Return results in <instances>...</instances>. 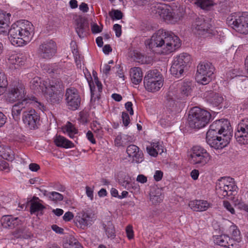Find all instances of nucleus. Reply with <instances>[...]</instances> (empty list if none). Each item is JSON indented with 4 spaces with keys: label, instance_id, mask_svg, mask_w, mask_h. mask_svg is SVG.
Returning <instances> with one entry per match:
<instances>
[{
    "label": "nucleus",
    "instance_id": "obj_1",
    "mask_svg": "<svg viewBox=\"0 0 248 248\" xmlns=\"http://www.w3.org/2000/svg\"><path fill=\"white\" fill-rule=\"evenodd\" d=\"M11 14L0 10V33L8 31L9 39L14 46H22L29 43L33 34L32 24L27 20H20L12 24L9 29Z\"/></svg>",
    "mask_w": 248,
    "mask_h": 248
},
{
    "label": "nucleus",
    "instance_id": "obj_2",
    "mask_svg": "<svg viewBox=\"0 0 248 248\" xmlns=\"http://www.w3.org/2000/svg\"><path fill=\"white\" fill-rule=\"evenodd\" d=\"M232 130L229 121L220 119L214 122L207 132V143L212 148L221 149L230 142Z\"/></svg>",
    "mask_w": 248,
    "mask_h": 248
},
{
    "label": "nucleus",
    "instance_id": "obj_3",
    "mask_svg": "<svg viewBox=\"0 0 248 248\" xmlns=\"http://www.w3.org/2000/svg\"><path fill=\"white\" fill-rule=\"evenodd\" d=\"M146 45L154 53L168 54L181 46L180 40L171 32L159 30L146 42Z\"/></svg>",
    "mask_w": 248,
    "mask_h": 248
},
{
    "label": "nucleus",
    "instance_id": "obj_4",
    "mask_svg": "<svg viewBox=\"0 0 248 248\" xmlns=\"http://www.w3.org/2000/svg\"><path fill=\"white\" fill-rule=\"evenodd\" d=\"M151 14L155 17H160L165 21L174 23L179 21L182 14L179 10H173L170 6L161 3H155L151 8Z\"/></svg>",
    "mask_w": 248,
    "mask_h": 248
},
{
    "label": "nucleus",
    "instance_id": "obj_5",
    "mask_svg": "<svg viewBox=\"0 0 248 248\" xmlns=\"http://www.w3.org/2000/svg\"><path fill=\"white\" fill-rule=\"evenodd\" d=\"M211 115L208 111L198 107L192 108L188 121L191 128L199 129L205 127L209 122Z\"/></svg>",
    "mask_w": 248,
    "mask_h": 248
},
{
    "label": "nucleus",
    "instance_id": "obj_6",
    "mask_svg": "<svg viewBox=\"0 0 248 248\" xmlns=\"http://www.w3.org/2000/svg\"><path fill=\"white\" fill-rule=\"evenodd\" d=\"M228 25L236 31L244 34H248V13H233L226 19Z\"/></svg>",
    "mask_w": 248,
    "mask_h": 248
},
{
    "label": "nucleus",
    "instance_id": "obj_7",
    "mask_svg": "<svg viewBox=\"0 0 248 248\" xmlns=\"http://www.w3.org/2000/svg\"><path fill=\"white\" fill-rule=\"evenodd\" d=\"M237 186L235 185L233 179L231 177H222L218 180L216 186V193L218 197L223 199L228 197L233 200L232 195L236 193Z\"/></svg>",
    "mask_w": 248,
    "mask_h": 248
},
{
    "label": "nucleus",
    "instance_id": "obj_8",
    "mask_svg": "<svg viewBox=\"0 0 248 248\" xmlns=\"http://www.w3.org/2000/svg\"><path fill=\"white\" fill-rule=\"evenodd\" d=\"M215 68L208 62H200L197 66L196 80L198 83L206 85L214 78Z\"/></svg>",
    "mask_w": 248,
    "mask_h": 248
},
{
    "label": "nucleus",
    "instance_id": "obj_9",
    "mask_svg": "<svg viewBox=\"0 0 248 248\" xmlns=\"http://www.w3.org/2000/svg\"><path fill=\"white\" fill-rule=\"evenodd\" d=\"M211 159V156L207 151L200 146H194L191 149L189 161L198 167L205 166Z\"/></svg>",
    "mask_w": 248,
    "mask_h": 248
},
{
    "label": "nucleus",
    "instance_id": "obj_10",
    "mask_svg": "<svg viewBox=\"0 0 248 248\" xmlns=\"http://www.w3.org/2000/svg\"><path fill=\"white\" fill-rule=\"evenodd\" d=\"M28 104L36 106L40 109L43 107L42 104L38 102L35 97H32L31 98H24L22 101H18L12 107V114L15 121H18L20 120L21 111Z\"/></svg>",
    "mask_w": 248,
    "mask_h": 248
},
{
    "label": "nucleus",
    "instance_id": "obj_11",
    "mask_svg": "<svg viewBox=\"0 0 248 248\" xmlns=\"http://www.w3.org/2000/svg\"><path fill=\"white\" fill-rule=\"evenodd\" d=\"M37 52L39 57L41 58L50 59L56 53V44L52 40L44 42L40 45Z\"/></svg>",
    "mask_w": 248,
    "mask_h": 248
},
{
    "label": "nucleus",
    "instance_id": "obj_12",
    "mask_svg": "<svg viewBox=\"0 0 248 248\" xmlns=\"http://www.w3.org/2000/svg\"><path fill=\"white\" fill-rule=\"evenodd\" d=\"M234 137L240 144H248V118L242 120L238 124Z\"/></svg>",
    "mask_w": 248,
    "mask_h": 248
},
{
    "label": "nucleus",
    "instance_id": "obj_13",
    "mask_svg": "<svg viewBox=\"0 0 248 248\" xmlns=\"http://www.w3.org/2000/svg\"><path fill=\"white\" fill-rule=\"evenodd\" d=\"M65 100L69 108L72 110H76L80 105L81 98L78 90L74 88L66 89Z\"/></svg>",
    "mask_w": 248,
    "mask_h": 248
},
{
    "label": "nucleus",
    "instance_id": "obj_14",
    "mask_svg": "<svg viewBox=\"0 0 248 248\" xmlns=\"http://www.w3.org/2000/svg\"><path fill=\"white\" fill-rule=\"evenodd\" d=\"M210 28V24L206 22L202 16L196 18L192 26L193 31L201 36H204L207 33H211Z\"/></svg>",
    "mask_w": 248,
    "mask_h": 248
},
{
    "label": "nucleus",
    "instance_id": "obj_15",
    "mask_svg": "<svg viewBox=\"0 0 248 248\" xmlns=\"http://www.w3.org/2000/svg\"><path fill=\"white\" fill-rule=\"evenodd\" d=\"M22 119L24 123L30 129L34 130L38 128L40 116L34 109L24 112Z\"/></svg>",
    "mask_w": 248,
    "mask_h": 248
},
{
    "label": "nucleus",
    "instance_id": "obj_16",
    "mask_svg": "<svg viewBox=\"0 0 248 248\" xmlns=\"http://www.w3.org/2000/svg\"><path fill=\"white\" fill-rule=\"evenodd\" d=\"M126 153L132 162L139 163L143 160V154L142 151L140 150L139 147L134 144H131L127 146Z\"/></svg>",
    "mask_w": 248,
    "mask_h": 248
},
{
    "label": "nucleus",
    "instance_id": "obj_17",
    "mask_svg": "<svg viewBox=\"0 0 248 248\" xmlns=\"http://www.w3.org/2000/svg\"><path fill=\"white\" fill-rule=\"evenodd\" d=\"M25 96V88L22 85H20L16 88L12 89L9 92L7 97L9 101L11 102H15L16 100L21 101L26 98Z\"/></svg>",
    "mask_w": 248,
    "mask_h": 248
},
{
    "label": "nucleus",
    "instance_id": "obj_18",
    "mask_svg": "<svg viewBox=\"0 0 248 248\" xmlns=\"http://www.w3.org/2000/svg\"><path fill=\"white\" fill-rule=\"evenodd\" d=\"M188 206L193 211L203 212L211 207L212 204L207 201L195 200L190 201Z\"/></svg>",
    "mask_w": 248,
    "mask_h": 248
},
{
    "label": "nucleus",
    "instance_id": "obj_19",
    "mask_svg": "<svg viewBox=\"0 0 248 248\" xmlns=\"http://www.w3.org/2000/svg\"><path fill=\"white\" fill-rule=\"evenodd\" d=\"M76 222L78 223L80 228L84 229L88 226L91 225L93 222V217L88 213L81 212L76 216Z\"/></svg>",
    "mask_w": 248,
    "mask_h": 248
},
{
    "label": "nucleus",
    "instance_id": "obj_20",
    "mask_svg": "<svg viewBox=\"0 0 248 248\" xmlns=\"http://www.w3.org/2000/svg\"><path fill=\"white\" fill-rule=\"evenodd\" d=\"M204 96L207 101L215 106H219L224 100L222 95L212 91L205 92Z\"/></svg>",
    "mask_w": 248,
    "mask_h": 248
},
{
    "label": "nucleus",
    "instance_id": "obj_21",
    "mask_svg": "<svg viewBox=\"0 0 248 248\" xmlns=\"http://www.w3.org/2000/svg\"><path fill=\"white\" fill-rule=\"evenodd\" d=\"M214 242L217 245L228 248H232L233 246V240L227 235L214 236Z\"/></svg>",
    "mask_w": 248,
    "mask_h": 248
},
{
    "label": "nucleus",
    "instance_id": "obj_22",
    "mask_svg": "<svg viewBox=\"0 0 248 248\" xmlns=\"http://www.w3.org/2000/svg\"><path fill=\"white\" fill-rule=\"evenodd\" d=\"M131 79L133 83L136 85L139 84L142 81L143 73L140 68L134 67L130 70Z\"/></svg>",
    "mask_w": 248,
    "mask_h": 248
},
{
    "label": "nucleus",
    "instance_id": "obj_23",
    "mask_svg": "<svg viewBox=\"0 0 248 248\" xmlns=\"http://www.w3.org/2000/svg\"><path fill=\"white\" fill-rule=\"evenodd\" d=\"M19 220L17 217L11 216H4L1 218L2 225L4 228L13 229L19 224Z\"/></svg>",
    "mask_w": 248,
    "mask_h": 248
},
{
    "label": "nucleus",
    "instance_id": "obj_24",
    "mask_svg": "<svg viewBox=\"0 0 248 248\" xmlns=\"http://www.w3.org/2000/svg\"><path fill=\"white\" fill-rule=\"evenodd\" d=\"M46 97L52 104H58L62 99L63 95L60 91L44 92Z\"/></svg>",
    "mask_w": 248,
    "mask_h": 248
},
{
    "label": "nucleus",
    "instance_id": "obj_25",
    "mask_svg": "<svg viewBox=\"0 0 248 248\" xmlns=\"http://www.w3.org/2000/svg\"><path fill=\"white\" fill-rule=\"evenodd\" d=\"M54 142L57 146L66 149L73 148L74 146L73 142L60 135L55 136Z\"/></svg>",
    "mask_w": 248,
    "mask_h": 248
},
{
    "label": "nucleus",
    "instance_id": "obj_26",
    "mask_svg": "<svg viewBox=\"0 0 248 248\" xmlns=\"http://www.w3.org/2000/svg\"><path fill=\"white\" fill-rule=\"evenodd\" d=\"M25 60V58L23 57H20V55L16 54H14L9 57L7 62L14 66V68L17 69L20 66L24 64Z\"/></svg>",
    "mask_w": 248,
    "mask_h": 248
},
{
    "label": "nucleus",
    "instance_id": "obj_27",
    "mask_svg": "<svg viewBox=\"0 0 248 248\" xmlns=\"http://www.w3.org/2000/svg\"><path fill=\"white\" fill-rule=\"evenodd\" d=\"M157 80L163 82L162 76L157 69H153L147 72L144 78V81L150 82Z\"/></svg>",
    "mask_w": 248,
    "mask_h": 248
},
{
    "label": "nucleus",
    "instance_id": "obj_28",
    "mask_svg": "<svg viewBox=\"0 0 248 248\" xmlns=\"http://www.w3.org/2000/svg\"><path fill=\"white\" fill-rule=\"evenodd\" d=\"M45 84L39 77H36L32 78L30 81L31 88L36 91L44 93L45 91Z\"/></svg>",
    "mask_w": 248,
    "mask_h": 248
},
{
    "label": "nucleus",
    "instance_id": "obj_29",
    "mask_svg": "<svg viewBox=\"0 0 248 248\" xmlns=\"http://www.w3.org/2000/svg\"><path fill=\"white\" fill-rule=\"evenodd\" d=\"M186 68L180 63L173 60L170 69L171 74L177 78H180Z\"/></svg>",
    "mask_w": 248,
    "mask_h": 248
},
{
    "label": "nucleus",
    "instance_id": "obj_30",
    "mask_svg": "<svg viewBox=\"0 0 248 248\" xmlns=\"http://www.w3.org/2000/svg\"><path fill=\"white\" fill-rule=\"evenodd\" d=\"M162 81H144V87L148 92H155L158 91L163 86Z\"/></svg>",
    "mask_w": 248,
    "mask_h": 248
},
{
    "label": "nucleus",
    "instance_id": "obj_31",
    "mask_svg": "<svg viewBox=\"0 0 248 248\" xmlns=\"http://www.w3.org/2000/svg\"><path fill=\"white\" fill-rule=\"evenodd\" d=\"M150 201L153 204H156L160 203L164 198L161 189L157 188L154 192H152L150 195Z\"/></svg>",
    "mask_w": 248,
    "mask_h": 248
},
{
    "label": "nucleus",
    "instance_id": "obj_32",
    "mask_svg": "<svg viewBox=\"0 0 248 248\" xmlns=\"http://www.w3.org/2000/svg\"><path fill=\"white\" fill-rule=\"evenodd\" d=\"M63 132L67 134L70 138H74L76 134H78V130L76 128L74 125L71 123L68 122L62 127Z\"/></svg>",
    "mask_w": 248,
    "mask_h": 248
},
{
    "label": "nucleus",
    "instance_id": "obj_33",
    "mask_svg": "<svg viewBox=\"0 0 248 248\" xmlns=\"http://www.w3.org/2000/svg\"><path fill=\"white\" fill-rule=\"evenodd\" d=\"M76 32L80 38H84L89 31V26L87 23L84 22H78L76 29Z\"/></svg>",
    "mask_w": 248,
    "mask_h": 248
},
{
    "label": "nucleus",
    "instance_id": "obj_34",
    "mask_svg": "<svg viewBox=\"0 0 248 248\" xmlns=\"http://www.w3.org/2000/svg\"><path fill=\"white\" fill-rule=\"evenodd\" d=\"M174 60L186 68L188 64L190 62L191 56L187 53H183L175 57Z\"/></svg>",
    "mask_w": 248,
    "mask_h": 248
},
{
    "label": "nucleus",
    "instance_id": "obj_35",
    "mask_svg": "<svg viewBox=\"0 0 248 248\" xmlns=\"http://www.w3.org/2000/svg\"><path fill=\"white\" fill-rule=\"evenodd\" d=\"M194 3L204 10H209L213 6V0H195Z\"/></svg>",
    "mask_w": 248,
    "mask_h": 248
},
{
    "label": "nucleus",
    "instance_id": "obj_36",
    "mask_svg": "<svg viewBox=\"0 0 248 248\" xmlns=\"http://www.w3.org/2000/svg\"><path fill=\"white\" fill-rule=\"evenodd\" d=\"M103 227L108 238H114L115 236V230L114 225L110 221L103 224Z\"/></svg>",
    "mask_w": 248,
    "mask_h": 248
},
{
    "label": "nucleus",
    "instance_id": "obj_37",
    "mask_svg": "<svg viewBox=\"0 0 248 248\" xmlns=\"http://www.w3.org/2000/svg\"><path fill=\"white\" fill-rule=\"evenodd\" d=\"M62 86V82L60 80H52L49 82V85L45 84V91H59Z\"/></svg>",
    "mask_w": 248,
    "mask_h": 248
},
{
    "label": "nucleus",
    "instance_id": "obj_38",
    "mask_svg": "<svg viewBox=\"0 0 248 248\" xmlns=\"http://www.w3.org/2000/svg\"><path fill=\"white\" fill-rule=\"evenodd\" d=\"M192 91V83L189 81L183 82L181 88V93L185 96L189 95Z\"/></svg>",
    "mask_w": 248,
    "mask_h": 248
},
{
    "label": "nucleus",
    "instance_id": "obj_39",
    "mask_svg": "<svg viewBox=\"0 0 248 248\" xmlns=\"http://www.w3.org/2000/svg\"><path fill=\"white\" fill-rule=\"evenodd\" d=\"M44 208L45 206L37 201H31V203L30 212L31 214L42 211Z\"/></svg>",
    "mask_w": 248,
    "mask_h": 248
},
{
    "label": "nucleus",
    "instance_id": "obj_40",
    "mask_svg": "<svg viewBox=\"0 0 248 248\" xmlns=\"http://www.w3.org/2000/svg\"><path fill=\"white\" fill-rule=\"evenodd\" d=\"M130 180L129 176L125 174H122L121 176H118L119 183L125 188L130 185Z\"/></svg>",
    "mask_w": 248,
    "mask_h": 248
},
{
    "label": "nucleus",
    "instance_id": "obj_41",
    "mask_svg": "<svg viewBox=\"0 0 248 248\" xmlns=\"http://www.w3.org/2000/svg\"><path fill=\"white\" fill-rule=\"evenodd\" d=\"M92 130L97 134L99 137H102L103 135V131L100 124L97 122H93L92 124Z\"/></svg>",
    "mask_w": 248,
    "mask_h": 248
},
{
    "label": "nucleus",
    "instance_id": "obj_42",
    "mask_svg": "<svg viewBox=\"0 0 248 248\" xmlns=\"http://www.w3.org/2000/svg\"><path fill=\"white\" fill-rule=\"evenodd\" d=\"M109 16H110L112 20H119L122 18L123 13L120 10L112 9L109 12Z\"/></svg>",
    "mask_w": 248,
    "mask_h": 248
},
{
    "label": "nucleus",
    "instance_id": "obj_43",
    "mask_svg": "<svg viewBox=\"0 0 248 248\" xmlns=\"http://www.w3.org/2000/svg\"><path fill=\"white\" fill-rule=\"evenodd\" d=\"M49 199L54 202L61 201L63 199V196L62 194L55 191L51 192Z\"/></svg>",
    "mask_w": 248,
    "mask_h": 248
},
{
    "label": "nucleus",
    "instance_id": "obj_44",
    "mask_svg": "<svg viewBox=\"0 0 248 248\" xmlns=\"http://www.w3.org/2000/svg\"><path fill=\"white\" fill-rule=\"evenodd\" d=\"M8 85V81L6 75L1 70H0V87L4 89Z\"/></svg>",
    "mask_w": 248,
    "mask_h": 248
},
{
    "label": "nucleus",
    "instance_id": "obj_45",
    "mask_svg": "<svg viewBox=\"0 0 248 248\" xmlns=\"http://www.w3.org/2000/svg\"><path fill=\"white\" fill-rule=\"evenodd\" d=\"M85 76L86 78L87 79V80L88 81L89 85L90 86L91 95L92 96L94 95V92L95 91V86L94 85V82L93 81L92 78L90 74L86 75L85 74Z\"/></svg>",
    "mask_w": 248,
    "mask_h": 248
},
{
    "label": "nucleus",
    "instance_id": "obj_46",
    "mask_svg": "<svg viewBox=\"0 0 248 248\" xmlns=\"http://www.w3.org/2000/svg\"><path fill=\"white\" fill-rule=\"evenodd\" d=\"M64 248H83L80 244L78 242L69 241L64 244Z\"/></svg>",
    "mask_w": 248,
    "mask_h": 248
},
{
    "label": "nucleus",
    "instance_id": "obj_47",
    "mask_svg": "<svg viewBox=\"0 0 248 248\" xmlns=\"http://www.w3.org/2000/svg\"><path fill=\"white\" fill-rule=\"evenodd\" d=\"M234 204L235 205L237 206L238 208L244 210L247 212H248V204L244 203L243 202H241L237 200L236 201H234Z\"/></svg>",
    "mask_w": 248,
    "mask_h": 248
},
{
    "label": "nucleus",
    "instance_id": "obj_48",
    "mask_svg": "<svg viewBox=\"0 0 248 248\" xmlns=\"http://www.w3.org/2000/svg\"><path fill=\"white\" fill-rule=\"evenodd\" d=\"M151 143L154 146L158 154H161L163 152V146L159 142H152Z\"/></svg>",
    "mask_w": 248,
    "mask_h": 248
},
{
    "label": "nucleus",
    "instance_id": "obj_49",
    "mask_svg": "<svg viewBox=\"0 0 248 248\" xmlns=\"http://www.w3.org/2000/svg\"><path fill=\"white\" fill-rule=\"evenodd\" d=\"M122 118L124 125L125 126H127L130 122L128 114L125 112H123L122 114Z\"/></svg>",
    "mask_w": 248,
    "mask_h": 248
},
{
    "label": "nucleus",
    "instance_id": "obj_50",
    "mask_svg": "<svg viewBox=\"0 0 248 248\" xmlns=\"http://www.w3.org/2000/svg\"><path fill=\"white\" fill-rule=\"evenodd\" d=\"M146 150L147 153L151 156L154 157H156L158 154L156 151L155 149L154 148V146H152L151 143L150 145L147 146L146 147Z\"/></svg>",
    "mask_w": 248,
    "mask_h": 248
},
{
    "label": "nucleus",
    "instance_id": "obj_51",
    "mask_svg": "<svg viewBox=\"0 0 248 248\" xmlns=\"http://www.w3.org/2000/svg\"><path fill=\"white\" fill-rule=\"evenodd\" d=\"M223 205L224 207L229 211L231 214H235V210L232 207V206L231 204V203L228 201H224L223 202Z\"/></svg>",
    "mask_w": 248,
    "mask_h": 248
},
{
    "label": "nucleus",
    "instance_id": "obj_52",
    "mask_svg": "<svg viewBox=\"0 0 248 248\" xmlns=\"http://www.w3.org/2000/svg\"><path fill=\"white\" fill-rule=\"evenodd\" d=\"M91 30L93 33H98L102 31V28H100L97 24L93 23L91 25Z\"/></svg>",
    "mask_w": 248,
    "mask_h": 248
},
{
    "label": "nucleus",
    "instance_id": "obj_53",
    "mask_svg": "<svg viewBox=\"0 0 248 248\" xmlns=\"http://www.w3.org/2000/svg\"><path fill=\"white\" fill-rule=\"evenodd\" d=\"M86 194L87 196L91 200H93V189L90 186H86L85 187Z\"/></svg>",
    "mask_w": 248,
    "mask_h": 248
},
{
    "label": "nucleus",
    "instance_id": "obj_54",
    "mask_svg": "<svg viewBox=\"0 0 248 248\" xmlns=\"http://www.w3.org/2000/svg\"><path fill=\"white\" fill-rule=\"evenodd\" d=\"M78 120L82 124H86L88 122V118H87V114L83 112H81L79 113Z\"/></svg>",
    "mask_w": 248,
    "mask_h": 248
},
{
    "label": "nucleus",
    "instance_id": "obj_55",
    "mask_svg": "<svg viewBox=\"0 0 248 248\" xmlns=\"http://www.w3.org/2000/svg\"><path fill=\"white\" fill-rule=\"evenodd\" d=\"M113 30L115 31L116 36L119 37L122 34L121 26L118 24H115L113 26Z\"/></svg>",
    "mask_w": 248,
    "mask_h": 248
},
{
    "label": "nucleus",
    "instance_id": "obj_56",
    "mask_svg": "<svg viewBox=\"0 0 248 248\" xmlns=\"http://www.w3.org/2000/svg\"><path fill=\"white\" fill-rule=\"evenodd\" d=\"M123 136L121 135H118L114 140L115 144L117 146H123L124 143L123 142Z\"/></svg>",
    "mask_w": 248,
    "mask_h": 248
},
{
    "label": "nucleus",
    "instance_id": "obj_57",
    "mask_svg": "<svg viewBox=\"0 0 248 248\" xmlns=\"http://www.w3.org/2000/svg\"><path fill=\"white\" fill-rule=\"evenodd\" d=\"M132 106L133 104L131 102H127L125 104V108L126 110L129 112L130 115L134 114V110Z\"/></svg>",
    "mask_w": 248,
    "mask_h": 248
},
{
    "label": "nucleus",
    "instance_id": "obj_58",
    "mask_svg": "<svg viewBox=\"0 0 248 248\" xmlns=\"http://www.w3.org/2000/svg\"><path fill=\"white\" fill-rule=\"evenodd\" d=\"M163 173L161 170H156L154 175L155 180L158 182L160 181L163 177Z\"/></svg>",
    "mask_w": 248,
    "mask_h": 248
},
{
    "label": "nucleus",
    "instance_id": "obj_59",
    "mask_svg": "<svg viewBox=\"0 0 248 248\" xmlns=\"http://www.w3.org/2000/svg\"><path fill=\"white\" fill-rule=\"evenodd\" d=\"M171 89L170 88V91L168 93V97L169 99L172 100V101H175L179 98L176 94L174 93L171 91Z\"/></svg>",
    "mask_w": 248,
    "mask_h": 248
},
{
    "label": "nucleus",
    "instance_id": "obj_60",
    "mask_svg": "<svg viewBox=\"0 0 248 248\" xmlns=\"http://www.w3.org/2000/svg\"><path fill=\"white\" fill-rule=\"evenodd\" d=\"M126 232L127 234V237L131 239L133 238L134 235H133V231L132 229V227L129 225L126 227Z\"/></svg>",
    "mask_w": 248,
    "mask_h": 248
},
{
    "label": "nucleus",
    "instance_id": "obj_61",
    "mask_svg": "<svg viewBox=\"0 0 248 248\" xmlns=\"http://www.w3.org/2000/svg\"><path fill=\"white\" fill-rule=\"evenodd\" d=\"M74 217L73 214L71 212H66L63 216V219L65 221H69Z\"/></svg>",
    "mask_w": 248,
    "mask_h": 248
},
{
    "label": "nucleus",
    "instance_id": "obj_62",
    "mask_svg": "<svg viewBox=\"0 0 248 248\" xmlns=\"http://www.w3.org/2000/svg\"><path fill=\"white\" fill-rule=\"evenodd\" d=\"M73 53L74 55L75 60V62L77 63V65L78 66L79 64L80 65V64H81L80 56L78 54V51L76 49H74Z\"/></svg>",
    "mask_w": 248,
    "mask_h": 248
},
{
    "label": "nucleus",
    "instance_id": "obj_63",
    "mask_svg": "<svg viewBox=\"0 0 248 248\" xmlns=\"http://www.w3.org/2000/svg\"><path fill=\"white\" fill-rule=\"evenodd\" d=\"M51 229L53 231H54L56 233L59 234H63V229L62 228L59 227L57 225L54 224L51 226Z\"/></svg>",
    "mask_w": 248,
    "mask_h": 248
},
{
    "label": "nucleus",
    "instance_id": "obj_64",
    "mask_svg": "<svg viewBox=\"0 0 248 248\" xmlns=\"http://www.w3.org/2000/svg\"><path fill=\"white\" fill-rule=\"evenodd\" d=\"M0 169L2 170H9V164L4 160L0 161Z\"/></svg>",
    "mask_w": 248,
    "mask_h": 248
}]
</instances>
